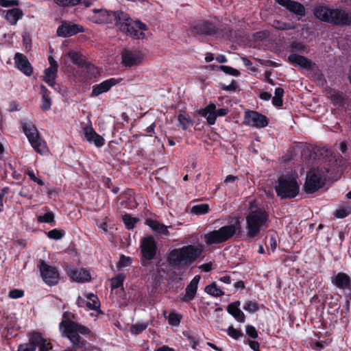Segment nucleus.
<instances>
[{"mask_svg": "<svg viewBox=\"0 0 351 351\" xmlns=\"http://www.w3.org/2000/svg\"><path fill=\"white\" fill-rule=\"evenodd\" d=\"M113 21L117 29L136 39H143L147 25L140 21H133L128 14L121 10L114 12Z\"/></svg>", "mask_w": 351, "mask_h": 351, "instance_id": "1", "label": "nucleus"}, {"mask_svg": "<svg viewBox=\"0 0 351 351\" xmlns=\"http://www.w3.org/2000/svg\"><path fill=\"white\" fill-rule=\"evenodd\" d=\"M62 336L68 338L72 344L77 348H82L86 341L81 339L80 335H92L91 330L85 326L71 320L68 317V313H64L63 319L59 324Z\"/></svg>", "mask_w": 351, "mask_h": 351, "instance_id": "2", "label": "nucleus"}, {"mask_svg": "<svg viewBox=\"0 0 351 351\" xmlns=\"http://www.w3.org/2000/svg\"><path fill=\"white\" fill-rule=\"evenodd\" d=\"M202 251L201 246L189 245L171 250L168 256L169 263L174 266L188 265L195 261Z\"/></svg>", "mask_w": 351, "mask_h": 351, "instance_id": "3", "label": "nucleus"}, {"mask_svg": "<svg viewBox=\"0 0 351 351\" xmlns=\"http://www.w3.org/2000/svg\"><path fill=\"white\" fill-rule=\"evenodd\" d=\"M268 221L269 215L265 210L251 202L250 210L246 217L247 235L250 237L256 236L263 228L267 226Z\"/></svg>", "mask_w": 351, "mask_h": 351, "instance_id": "4", "label": "nucleus"}, {"mask_svg": "<svg viewBox=\"0 0 351 351\" xmlns=\"http://www.w3.org/2000/svg\"><path fill=\"white\" fill-rule=\"evenodd\" d=\"M275 189L278 196L282 199H291L299 193L300 185L295 178L282 176L278 178Z\"/></svg>", "mask_w": 351, "mask_h": 351, "instance_id": "5", "label": "nucleus"}, {"mask_svg": "<svg viewBox=\"0 0 351 351\" xmlns=\"http://www.w3.org/2000/svg\"><path fill=\"white\" fill-rule=\"evenodd\" d=\"M237 229V226L234 224L224 226L219 230H213L205 234L204 236V241L208 245L225 242L234 235Z\"/></svg>", "mask_w": 351, "mask_h": 351, "instance_id": "6", "label": "nucleus"}, {"mask_svg": "<svg viewBox=\"0 0 351 351\" xmlns=\"http://www.w3.org/2000/svg\"><path fill=\"white\" fill-rule=\"evenodd\" d=\"M329 169L324 167L323 169H312L306 175L304 184V190L308 193H313L319 189L324 184L326 180V173Z\"/></svg>", "mask_w": 351, "mask_h": 351, "instance_id": "7", "label": "nucleus"}, {"mask_svg": "<svg viewBox=\"0 0 351 351\" xmlns=\"http://www.w3.org/2000/svg\"><path fill=\"white\" fill-rule=\"evenodd\" d=\"M23 130L34 150L42 155L48 152L45 142L40 137L37 129L33 124L31 123H24Z\"/></svg>", "mask_w": 351, "mask_h": 351, "instance_id": "8", "label": "nucleus"}, {"mask_svg": "<svg viewBox=\"0 0 351 351\" xmlns=\"http://www.w3.org/2000/svg\"><path fill=\"white\" fill-rule=\"evenodd\" d=\"M145 59V53L140 49H124L121 52V64L125 67L138 66Z\"/></svg>", "mask_w": 351, "mask_h": 351, "instance_id": "9", "label": "nucleus"}, {"mask_svg": "<svg viewBox=\"0 0 351 351\" xmlns=\"http://www.w3.org/2000/svg\"><path fill=\"white\" fill-rule=\"evenodd\" d=\"M40 270L42 278L46 284L51 286L58 283L59 274L55 267L49 265L42 261L40 264Z\"/></svg>", "mask_w": 351, "mask_h": 351, "instance_id": "10", "label": "nucleus"}, {"mask_svg": "<svg viewBox=\"0 0 351 351\" xmlns=\"http://www.w3.org/2000/svg\"><path fill=\"white\" fill-rule=\"evenodd\" d=\"M157 245L154 237L149 236L142 239L141 251L142 256L147 260H152L156 254Z\"/></svg>", "mask_w": 351, "mask_h": 351, "instance_id": "11", "label": "nucleus"}, {"mask_svg": "<svg viewBox=\"0 0 351 351\" xmlns=\"http://www.w3.org/2000/svg\"><path fill=\"white\" fill-rule=\"evenodd\" d=\"M244 121L247 125L256 128H265L268 123L267 117L256 111L246 112Z\"/></svg>", "mask_w": 351, "mask_h": 351, "instance_id": "12", "label": "nucleus"}, {"mask_svg": "<svg viewBox=\"0 0 351 351\" xmlns=\"http://www.w3.org/2000/svg\"><path fill=\"white\" fill-rule=\"evenodd\" d=\"M84 298L79 296L77 299L76 304L79 307H84L88 310L98 311L100 308V302L97 295L92 293L85 294Z\"/></svg>", "mask_w": 351, "mask_h": 351, "instance_id": "13", "label": "nucleus"}, {"mask_svg": "<svg viewBox=\"0 0 351 351\" xmlns=\"http://www.w3.org/2000/svg\"><path fill=\"white\" fill-rule=\"evenodd\" d=\"M330 23L340 25H349L351 24V14L346 11L339 9H332Z\"/></svg>", "mask_w": 351, "mask_h": 351, "instance_id": "14", "label": "nucleus"}, {"mask_svg": "<svg viewBox=\"0 0 351 351\" xmlns=\"http://www.w3.org/2000/svg\"><path fill=\"white\" fill-rule=\"evenodd\" d=\"M121 82V78H110L106 80L101 83L95 85L93 86L91 97H97L104 93L108 92L112 86L120 83Z\"/></svg>", "mask_w": 351, "mask_h": 351, "instance_id": "15", "label": "nucleus"}, {"mask_svg": "<svg viewBox=\"0 0 351 351\" xmlns=\"http://www.w3.org/2000/svg\"><path fill=\"white\" fill-rule=\"evenodd\" d=\"M114 12L104 9L93 10L90 19L96 23H110L113 21Z\"/></svg>", "mask_w": 351, "mask_h": 351, "instance_id": "16", "label": "nucleus"}, {"mask_svg": "<svg viewBox=\"0 0 351 351\" xmlns=\"http://www.w3.org/2000/svg\"><path fill=\"white\" fill-rule=\"evenodd\" d=\"M84 27L77 24L63 23L57 29V34L59 36L69 37L77 33L83 32Z\"/></svg>", "mask_w": 351, "mask_h": 351, "instance_id": "17", "label": "nucleus"}, {"mask_svg": "<svg viewBox=\"0 0 351 351\" xmlns=\"http://www.w3.org/2000/svg\"><path fill=\"white\" fill-rule=\"evenodd\" d=\"M16 68L27 76H30L33 69L26 56L21 53H16L14 56Z\"/></svg>", "mask_w": 351, "mask_h": 351, "instance_id": "18", "label": "nucleus"}, {"mask_svg": "<svg viewBox=\"0 0 351 351\" xmlns=\"http://www.w3.org/2000/svg\"><path fill=\"white\" fill-rule=\"evenodd\" d=\"M83 131L84 137L89 143L94 144L97 147H101L104 145V138L98 134L91 126L85 127Z\"/></svg>", "mask_w": 351, "mask_h": 351, "instance_id": "19", "label": "nucleus"}, {"mask_svg": "<svg viewBox=\"0 0 351 351\" xmlns=\"http://www.w3.org/2000/svg\"><path fill=\"white\" fill-rule=\"evenodd\" d=\"M282 6L286 7L290 12L299 16L305 15V8L299 2L292 0H276Z\"/></svg>", "mask_w": 351, "mask_h": 351, "instance_id": "20", "label": "nucleus"}, {"mask_svg": "<svg viewBox=\"0 0 351 351\" xmlns=\"http://www.w3.org/2000/svg\"><path fill=\"white\" fill-rule=\"evenodd\" d=\"M199 280L200 276L197 275L191 280L190 283L187 285L186 288L185 295L182 298V301L188 302L195 298L197 293Z\"/></svg>", "mask_w": 351, "mask_h": 351, "instance_id": "21", "label": "nucleus"}, {"mask_svg": "<svg viewBox=\"0 0 351 351\" xmlns=\"http://www.w3.org/2000/svg\"><path fill=\"white\" fill-rule=\"evenodd\" d=\"M31 342L36 346V348H39V351H50L52 349L51 343L38 332L32 335Z\"/></svg>", "mask_w": 351, "mask_h": 351, "instance_id": "22", "label": "nucleus"}, {"mask_svg": "<svg viewBox=\"0 0 351 351\" xmlns=\"http://www.w3.org/2000/svg\"><path fill=\"white\" fill-rule=\"evenodd\" d=\"M199 114L206 119L209 125H214L217 119V108L213 103H210L205 108L199 110Z\"/></svg>", "mask_w": 351, "mask_h": 351, "instance_id": "23", "label": "nucleus"}, {"mask_svg": "<svg viewBox=\"0 0 351 351\" xmlns=\"http://www.w3.org/2000/svg\"><path fill=\"white\" fill-rule=\"evenodd\" d=\"M69 276L73 280L78 282H88L91 278L90 272L84 268L71 270Z\"/></svg>", "mask_w": 351, "mask_h": 351, "instance_id": "24", "label": "nucleus"}, {"mask_svg": "<svg viewBox=\"0 0 351 351\" xmlns=\"http://www.w3.org/2000/svg\"><path fill=\"white\" fill-rule=\"evenodd\" d=\"M332 9L325 5H317L314 9L315 16L319 20L330 23Z\"/></svg>", "mask_w": 351, "mask_h": 351, "instance_id": "25", "label": "nucleus"}, {"mask_svg": "<svg viewBox=\"0 0 351 351\" xmlns=\"http://www.w3.org/2000/svg\"><path fill=\"white\" fill-rule=\"evenodd\" d=\"M239 305L240 302L230 304L227 307V311L235 319L241 323H243L245 322V316L243 312L239 308Z\"/></svg>", "mask_w": 351, "mask_h": 351, "instance_id": "26", "label": "nucleus"}, {"mask_svg": "<svg viewBox=\"0 0 351 351\" xmlns=\"http://www.w3.org/2000/svg\"><path fill=\"white\" fill-rule=\"evenodd\" d=\"M288 60L294 65L300 66L304 69H311L312 63L307 58L302 56L292 53L288 57Z\"/></svg>", "mask_w": 351, "mask_h": 351, "instance_id": "27", "label": "nucleus"}, {"mask_svg": "<svg viewBox=\"0 0 351 351\" xmlns=\"http://www.w3.org/2000/svg\"><path fill=\"white\" fill-rule=\"evenodd\" d=\"M145 224L148 226L154 232L166 236H168L169 234L168 228L171 227L165 226L164 224L160 223L159 221L153 219L146 220Z\"/></svg>", "mask_w": 351, "mask_h": 351, "instance_id": "28", "label": "nucleus"}, {"mask_svg": "<svg viewBox=\"0 0 351 351\" xmlns=\"http://www.w3.org/2000/svg\"><path fill=\"white\" fill-rule=\"evenodd\" d=\"M5 12V19L11 25H14L17 23V21L21 19L23 16V12L19 8H12Z\"/></svg>", "mask_w": 351, "mask_h": 351, "instance_id": "29", "label": "nucleus"}, {"mask_svg": "<svg viewBox=\"0 0 351 351\" xmlns=\"http://www.w3.org/2000/svg\"><path fill=\"white\" fill-rule=\"evenodd\" d=\"M332 282L339 289H346L350 287V278L344 273H339L332 280Z\"/></svg>", "mask_w": 351, "mask_h": 351, "instance_id": "30", "label": "nucleus"}, {"mask_svg": "<svg viewBox=\"0 0 351 351\" xmlns=\"http://www.w3.org/2000/svg\"><path fill=\"white\" fill-rule=\"evenodd\" d=\"M64 57L66 58L69 61L72 62L79 66H83L85 64L83 56L77 51L69 50L65 53Z\"/></svg>", "mask_w": 351, "mask_h": 351, "instance_id": "31", "label": "nucleus"}, {"mask_svg": "<svg viewBox=\"0 0 351 351\" xmlns=\"http://www.w3.org/2000/svg\"><path fill=\"white\" fill-rule=\"evenodd\" d=\"M40 93L42 94L40 108L45 111L49 110L51 107L50 93L44 85L40 86Z\"/></svg>", "mask_w": 351, "mask_h": 351, "instance_id": "32", "label": "nucleus"}, {"mask_svg": "<svg viewBox=\"0 0 351 351\" xmlns=\"http://www.w3.org/2000/svg\"><path fill=\"white\" fill-rule=\"evenodd\" d=\"M197 34L210 35L215 32V28L213 24L207 22L198 23L194 27Z\"/></svg>", "mask_w": 351, "mask_h": 351, "instance_id": "33", "label": "nucleus"}, {"mask_svg": "<svg viewBox=\"0 0 351 351\" xmlns=\"http://www.w3.org/2000/svg\"><path fill=\"white\" fill-rule=\"evenodd\" d=\"M58 69L47 68L45 71L44 81L50 86L54 87Z\"/></svg>", "mask_w": 351, "mask_h": 351, "instance_id": "34", "label": "nucleus"}, {"mask_svg": "<svg viewBox=\"0 0 351 351\" xmlns=\"http://www.w3.org/2000/svg\"><path fill=\"white\" fill-rule=\"evenodd\" d=\"M205 291L208 294L216 298L224 295L223 291L217 287L216 282H212L210 285L206 286L205 287Z\"/></svg>", "mask_w": 351, "mask_h": 351, "instance_id": "35", "label": "nucleus"}, {"mask_svg": "<svg viewBox=\"0 0 351 351\" xmlns=\"http://www.w3.org/2000/svg\"><path fill=\"white\" fill-rule=\"evenodd\" d=\"M149 322L132 324L130 328V331L132 335H137L144 331L149 326Z\"/></svg>", "mask_w": 351, "mask_h": 351, "instance_id": "36", "label": "nucleus"}, {"mask_svg": "<svg viewBox=\"0 0 351 351\" xmlns=\"http://www.w3.org/2000/svg\"><path fill=\"white\" fill-rule=\"evenodd\" d=\"M208 211L209 206L207 204H202L193 206L191 210V213L197 215L206 214Z\"/></svg>", "mask_w": 351, "mask_h": 351, "instance_id": "37", "label": "nucleus"}, {"mask_svg": "<svg viewBox=\"0 0 351 351\" xmlns=\"http://www.w3.org/2000/svg\"><path fill=\"white\" fill-rule=\"evenodd\" d=\"M272 26L276 29L287 30L293 29L295 28V25L291 23H286L281 21L276 20L274 21Z\"/></svg>", "mask_w": 351, "mask_h": 351, "instance_id": "38", "label": "nucleus"}, {"mask_svg": "<svg viewBox=\"0 0 351 351\" xmlns=\"http://www.w3.org/2000/svg\"><path fill=\"white\" fill-rule=\"evenodd\" d=\"M125 278V274H119L115 278L111 280V288L112 289H115L121 287L123 285L124 279Z\"/></svg>", "mask_w": 351, "mask_h": 351, "instance_id": "39", "label": "nucleus"}, {"mask_svg": "<svg viewBox=\"0 0 351 351\" xmlns=\"http://www.w3.org/2000/svg\"><path fill=\"white\" fill-rule=\"evenodd\" d=\"M123 220L128 229H132L138 221L137 218L132 217L129 215H123Z\"/></svg>", "mask_w": 351, "mask_h": 351, "instance_id": "40", "label": "nucleus"}, {"mask_svg": "<svg viewBox=\"0 0 351 351\" xmlns=\"http://www.w3.org/2000/svg\"><path fill=\"white\" fill-rule=\"evenodd\" d=\"M243 309L250 313H253L258 310V304L256 302L248 300L245 302Z\"/></svg>", "mask_w": 351, "mask_h": 351, "instance_id": "41", "label": "nucleus"}, {"mask_svg": "<svg viewBox=\"0 0 351 351\" xmlns=\"http://www.w3.org/2000/svg\"><path fill=\"white\" fill-rule=\"evenodd\" d=\"M37 220L39 223H52L54 221V215L52 213L48 212L43 215H38Z\"/></svg>", "mask_w": 351, "mask_h": 351, "instance_id": "42", "label": "nucleus"}, {"mask_svg": "<svg viewBox=\"0 0 351 351\" xmlns=\"http://www.w3.org/2000/svg\"><path fill=\"white\" fill-rule=\"evenodd\" d=\"M181 317L175 312H171L168 316V321L170 325L178 326L180 324Z\"/></svg>", "mask_w": 351, "mask_h": 351, "instance_id": "43", "label": "nucleus"}, {"mask_svg": "<svg viewBox=\"0 0 351 351\" xmlns=\"http://www.w3.org/2000/svg\"><path fill=\"white\" fill-rule=\"evenodd\" d=\"M64 232L58 229H53L47 232V237L51 239L58 240L63 237Z\"/></svg>", "mask_w": 351, "mask_h": 351, "instance_id": "44", "label": "nucleus"}, {"mask_svg": "<svg viewBox=\"0 0 351 351\" xmlns=\"http://www.w3.org/2000/svg\"><path fill=\"white\" fill-rule=\"evenodd\" d=\"M178 126L182 130H186L187 125L189 123V120L185 117L184 115L180 114L178 116Z\"/></svg>", "mask_w": 351, "mask_h": 351, "instance_id": "45", "label": "nucleus"}, {"mask_svg": "<svg viewBox=\"0 0 351 351\" xmlns=\"http://www.w3.org/2000/svg\"><path fill=\"white\" fill-rule=\"evenodd\" d=\"M351 213V206L347 208H340L336 210L335 217L337 218H344Z\"/></svg>", "mask_w": 351, "mask_h": 351, "instance_id": "46", "label": "nucleus"}, {"mask_svg": "<svg viewBox=\"0 0 351 351\" xmlns=\"http://www.w3.org/2000/svg\"><path fill=\"white\" fill-rule=\"evenodd\" d=\"M27 174L32 181L36 182L40 186H43L44 184L43 180L36 177V173L32 169H27Z\"/></svg>", "mask_w": 351, "mask_h": 351, "instance_id": "47", "label": "nucleus"}, {"mask_svg": "<svg viewBox=\"0 0 351 351\" xmlns=\"http://www.w3.org/2000/svg\"><path fill=\"white\" fill-rule=\"evenodd\" d=\"M18 351H36V346L31 342L30 338L29 343L21 345L18 348Z\"/></svg>", "mask_w": 351, "mask_h": 351, "instance_id": "48", "label": "nucleus"}, {"mask_svg": "<svg viewBox=\"0 0 351 351\" xmlns=\"http://www.w3.org/2000/svg\"><path fill=\"white\" fill-rule=\"evenodd\" d=\"M227 332L229 336L235 339H237L242 335V333L240 331H239L237 329L234 328L232 326L228 327Z\"/></svg>", "mask_w": 351, "mask_h": 351, "instance_id": "49", "label": "nucleus"}, {"mask_svg": "<svg viewBox=\"0 0 351 351\" xmlns=\"http://www.w3.org/2000/svg\"><path fill=\"white\" fill-rule=\"evenodd\" d=\"M220 69L221 71H223L224 73L234 75L237 76L239 75V71L235 69H233L228 66H221Z\"/></svg>", "mask_w": 351, "mask_h": 351, "instance_id": "50", "label": "nucleus"}, {"mask_svg": "<svg viewBox=\"0 0 351 351\" xmlns=\"http://www.w3.org/2000/svg\"><path fill=\"white\" fill-rule=\"evenodd\" d=\"M80 0H55V2L60 6L75 5Z\"/></svg>", "mask_w": 351, "mask_h": 351, "instance_id": "51", "label": "nucleus"}, {"mask_svg": "<svg viewBox=\"0 0 351 351\" xmlns=\"http://www.w3.org/2000/svg\"><path fill=\"white\" fill-rule=\"evenodd\" d=\"M19 5L18 0H0V5L4 8L15 6Z\"/></svg>", "mask_w": 351, "mask_h": 351, "instance_id": "52", "label": "nucleus"}, {"mask_svg": "<svg viewBox=\"0 0 351 351\" xmlns=\"http://www.w3.org/2000/svg\"><path fill=\"white\" fill-rule=\"evenodd\" d=\"M19 5L18 0H0V5L4 8L15 6Z\"/></svg>", "mask_w": 351, "mask_h": 351, "instance_id": "53", "label": "nucleus"}, {"mask_svg": "<svg viewBox=\"0 0 351 351\" xmlns=\"http://www.w3.org/2000/svg\"><path fill=\"white\" fill-rule=\"evenodd\" d=\"M246 333L247 334V335H249L250 337L253 339H256L258 337V332L256 328L252 326H246Z\"/></svg>", "mask_w": 351, "mask_h": 351, "instance_id": "54", "label": "nucleus"}, {"mask_svg": "<svg viewBox=\"0 0 351 351\" xmlns=\"http://www.w3.org/2000/svg\"><path fill=\"white\" fill-rule=\"evenodd\" d=\"M23 296V291L20 289H14L9 293V297L13 299L19 298Z\"/></svg>", "mask_w": 351, "mask_h": 351, "instance_id": "55", "label": "nucleus"}, {"mask_svg": "<svg viewBox=\"0 0 351 351\" xmlns=\"http://www.w3.org/2000/svg\"><path fill=\"white\" fill-rule=\"evenodd\" d=\"M132 263V258L130 257H127L125 256H121L119 261V266L120 267H127Z\"/></svg>", "mask_w": 351, "mask_h": 351, "instance_id": "56", "label": "nucleus"}, {"mask_svg": "<svg viewBox=\"0 0 351 351\" xmlns=\"http://www.w3.org/2000/svg\"><path fill=\"white\" fill-rule=\"evenodd\" d=\"M237 180H238V177L237 176H232V175H229V176H228L226 178V179L224 180V183L226 184H232L234 186H237L236 182H237Z\"/></svg>", "mask_w": 351, "mask_h": 351, "instance_id": "57", "label": "nucleus"}, {"mask_svg": "<svg viewBox=\"0 0 351 351\" xmlns=\"http://www.w3.org/2000/svg\"><path fill=\"white\" fill-rule=\"evenodd\" d=\"M332 102L337 105H341L343 103V97L341 95L335 94L331 96Z\"/></svg>", "mask_w": 351, "mask_h": 351, "instance_id": "58", "label": "nucleus"}, {"mask_svg": "<svg viewBox=\"0 0 351 351\" xmlns=\"http://www.w3.org/2000/svg\"><path fill=\"white\" fill-rule=\"evenodd\" d=\"M8 190V188H3L0 191V212L2 210V208H3V199L4 196L5 195V194H7Z\"/></svg>", "mask_w": 351, "mask_h": 351, "instance_id": "59", "label": "nucleus"}, {"mask_svg": "<svg viewBox=\"0 0 351 351\" xmlns=\"http://www.w3.org/2000/svg\"><path fill=\"white\" fill-rule=\"evenodd\" d=\"M269 245L271 248V250L272 252H274V250L276 248V240L275 237H274V236L270 237V238L269 239Z\"/></svg>", "mask_w": 351, "mask_h": 351, "instance_id": "60", "label": "nucleus"}, {"mask_svg": "<svg viewBox=\"0 0 351 351\" xmlns=\"http://www.w3.org/2000/svg\"><path fill=\"white\" fill-rule=\"evenodd\" d=\"M272 104L277 107H280L282 105V99L281 97H274L272 98Z\"/></svg>", "mask_w": 351, "mask_h": 351, "instance_id": "61", "label": "nucleus"}, {"mask_svg": "<svg viewBox=\"0 0 351 351\" xmlns=\"http://www.w3.org/2000/svg\"><path fill=\"white\" fill-rule=\"evenodd\" d=\"M249 346L251 349L254 351H259V343L256 341H250L249 343Z\"/></svg>", "mask_w": 351, "mask_h": 351, "instance_id": "62", "label": "nucleus"}, {"mask_svg": "<svg viewBox=\"0 0 351 351\" xmlns=\"http://www.w3.org/2000/svg\"><path fill=\"white\" fill-rule=\"evenodd\" d=\"M199 267V269H202V271L208 272L211 270L212 264L211 263H205V264L201 265Z\"/></svg>", "mask_w": 351, "mask_h": 351, "instance_id": "63", "label": "nucleus"}, {"mask_svg": "<svg viewBox=\"0 0 351 351\" xmlns=\"http://www.w3.org/2000/svg\"><path fill=\"white\" fill-rule=\"evenodd\" d=\"M156 351H175V350L173 348H169L167 346H161V347L158 348V349H156Z\"/></svg>", "mask_w": 351, "mask_h": 351, "instance_id": "64", "label": "nucleus"}]
</instances>
